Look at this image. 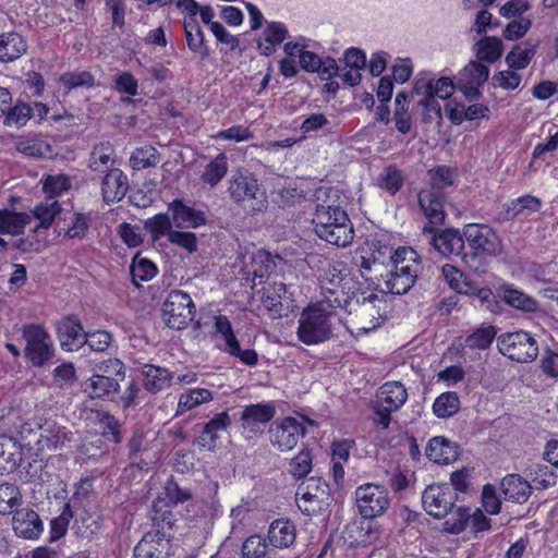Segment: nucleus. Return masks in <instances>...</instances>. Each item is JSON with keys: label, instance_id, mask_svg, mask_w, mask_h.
Listing matches in <instances>:
<instances>
[{"label": "nucleus", "instance_id": "nucleus-47", "mask_svg": "<svg viewBox=\"0 0 558 558\" xmlns=\"http://www.w3.org/2000/svg\"><path fill=\"white\" fill-rule=\"evenodd\" d=\"M433 189L439 191L451 186L457 179V169L448 166H437L427 172Z\"/></svg>", "mask_w": 558, "mask_h": 558}, {"label": "nucleus", "instance_id": "nucleus-34", "mask_svg": "<svg viewBox=\"0 0 558 558\" xmlns=\"http://www.w3.org/2000/svg\"><path fill=\"white\" fill-rule=\"evenodd\" d=\"M295 537V527L289 520H276L269 526L268 539L275 547L287 548L294 543Z\"/></svg>", "mask_w": 558, "mask_h": 558}, {"label": "nucleus", "instance_id": "nucleus-53", "mask_svg": "<svg viewBox=\"0 0 558 558\" xmlns=\"http://www.w3.org/2000/svg\"><path fill=\"white\" fill-rule=\"evenodd\" d=\"M215 331L220 336L223 340L225 345L221 348L223 352L233 351L236 348V343L239 342L236 336L234 335L232 325L229 318L225 315H218L215 317Z\"/></svg>", "mask_w": 558, "mask_h": 558}, {"label": "nucleus", "instance_id": "nucleus-63", "mask_svg": "<svg viewBox=\"0 0 558 558\" xmlns=\"http://www.w3.org/2000/svg\"><path fill=\"white\" fill-rule=\"evenodd\" d=\"M267 554V545L259 535H252L242 545L243 558H265Z\"/></svg>", "mask_w": 558, "mask_h": 558}, {"label": "nucleus", "instance_id": "nucleus-2", "mask_svg": "<svg viewBox=\"0 0 558 558\" xmlns=\"http://www.w3.org/2000/svg\"><path fill=\"white\" fill-rule=\"evenodd\" d=\"M327 301L317 300L302 310L298 319L296 337L306 345H317L333 336L339 308L329 306Z\"/></svg>", "mask_w": 558, "mask_h": 558}, {"label": "nucleus", "instance_id": "nucleus-12", "mask_svg": "<svg viewBox=\"0 0 558 558\" xmlns=\"http://www.w3.org/2000/svg\"><path fill=\"white\" fill-rule=\"evenodd\" d=\"M305 432V418L303 416H289L271 425L269 430L270 441L280 451H289L296 446Z\"/></svg>", "mask_w": 558, "mask_h": 558}, {"label": "nucleus", "instance_id": "nucleus-4", "mask_svg": "<svg viewBox=\"0 0 558 558\" xmlns=\"http://www.w3.org/2000/svg\"><path fill=\"white\" fill-rule=\"evenodd\" d=\"M320 301H327L329 306L342 310L344 304H351V298L356 294V281L349 266L341 260L328 264L319 278Z\"/></svg>", "mask_w": 558, "mask_h": 558}, {"label": "nucleus", "instance_id": "nucleus-13", "mask_svg": "<svg viewBox=\"0 0 558 558\" xmlns=\"http://www.w3.org/2000/svg\"><path fill=\"white\" fill-rule=\"evenodd\" d=\"M463 236L469 246L480 255L494 256L501 252L499 236L487 225H465L463 228Z\"/></svg>", "mask_w": 558, "mask_h": 558}, {"label": "nucleus", "instance_id": "nucleus-20", "mask_svg": "<svg viewBox=\"0 0 558 558\" xmlns=\"http://www.w3.org/2000/svg\"><path fill=\"white\" fill-rule=\"evenodd\" d=\"M57 332L60 344L65 351H76L84 343L83 327L74 315L62 318L57 325Z\"/></svg>", "mask_w": 558, "mask_h": 558}, {"label": "nucleus", "instance_id": "nucleus-62", "mask_svg": "<svg viewBox=\"0 0 558 558\" xmlns=\"http://www.w3.org/2000/svg\"><path fill=\"white\" fill-rule=\"evenodd\" d=\"M403 177L396 167L386 168L379 177V185L390 194H396L402 186Z\"/></svg>", "mask_w": 558, "mask_h": 558}, {"label": "nucleus", "instance_id": "nucleus-51", "mask_svg": "<svg viewBox=\"0 0 558 558\" xmlns=\"http://www.w3.org/2000/svg\"><path fill=\"white\" fill-rule=\"evenodd\" d=\"M59 211L60 205L56 199L47 198L45 203L37 205L34 209V216L39 223L35 227V231L40 228H49Z\"/></svg>", "mask_w": 558, "mask_h": 558}, {"label": "nucleus", "instance_id": "nucleus-8", "mask_svg": "<svg viewBox=\"0 0 558 558\" xmlns=\"http://www.w3.org/2000/svg\"><path fill=\"white\" fill-rule=\"evenodd\" d=\"M195 304L189 293L172 290L162 304V319L172 329L186 328L195 316Z\"/></svg>", "mask_w": 558, "mask_h": 558}, {"label": "nucleus", "instance_id": "nucleus-9", "mask_svg": "<svg viewBox=\"0 0 558 558\" xmlns=\"http://www.w3.org/2000/svg\"><path fill=\"white\" fill-rule=\"evenodd\" d=\"M295 500L303 513L316 514L329 506V487L319 478H307L299 485Z\"/></svg>", "mask_w": 558, "mask_h": 558}, {"label": "nucleus", "instance_id": "nucleus-28", "mask_svg": "<svg viewBox=\"0 0 558 558\" xmlns=\"http://www.w3.org/2000/svg\"><path fill=\"white\" fill-rule=\"evenodd\" d=\"M275 416V408L270 404L257 403L243 410L241 421L245 430L257 432L260 425L267 424Z\"/></svg>", "mask_w": 558, "mask_h": 558}, {"label": "nucleus", "instance_id": "nucleus-11", "mask_svg": "<svg viewBox=\"0 0 558 558\" xmlns=\"http://www.w3.org/2000/svg\"><path fill=\"white\" fill-rule=\"evenodd\" d=\"M26 341L25 356L34 366H43L53 355V343L48 331L40 325H28L23 328Z\"/></svg>", "mask_w": 558, "mask_h": 558}, {"label": "nucleus", "instance_id": "nucleus-5", "mask_svg": "<svg viewBox=\"0 0 558 558\" xmlns=\"http://www.w3.org/2000/svg\"><path fill=\"white\" fill-rule=\"evenodd\" d=\"M385 279L386 294L401 295L414 284L420 267L417 253L409 246L395 250L393 263Z\"/></svg>", "mask_w": 558, "mask_h": 558}, {"label": "nucleus", "instance_id": "nucleus-49", "mask_svg": "<svg viewBox=\"0 0 558 558\" xmlns=\"http://www.w3.org/2000/svg\"><path fill=\"white\" fill-rule=\"evenodd\" d=\"M495 337L496 329L493 326L480 327L465 338L464 347L471 350H485Z\"/></svg>", "mask_w": 558, "mask_h": 558}, {"label": "nucleus", "instance_id": "nucleus-16", "mask_svg": "<svg viewBox=\"0 0 558 558\" xmlns=\"http://www.w3.org/2000/svg\"><path fill=\"white\" fill-rule=\"evenodd\" d=\"M12 527L19 537L32 541L38 539L44 532V523L38 513L28 508L14 511Z\"/></svg>", "mask_w": 558, "mask_h": 558}, {"label": "nucleus", "instance_id": "nucleus-18", "mask_svg": "<svg viewBox=\"0 0 558 558\" xmlns=\"http://www.w3.org/2000/svg\"><path fill=\"white\" fill-rule=\"evenodd\" d=\"M424 234L429 238L430 244L444 256L458 255L464 246V236L458 230L446 229L434 233L432 227H424Z\"/></svg>", "mask_w": 558, "mask_h": 558}, {"label": "nucleus", "instance_id": "nucleus-58", "mask_svg": "<svg viewBox=\"0 0 558 558\" xmlns=\"http://www.w3.org/2000/svg\"><path fill=\"white\" fill-rule=\"evenodd\" d=\"M531 486L535 489H546L556 484V476L545 464H537L530 470Z\"/></svg>", "mask_w": 558, "mask_h": 558}, {"label": "nucleus", "instance_id": "nucleus-45", "mask_svg": "<svg viewBox=\"0 0 558 558\" xmlns=\"http://www.w3.org/2000/svg\"><path fill=\"white\" fill-rule=\"evenodd\" d=\"M460 409L457 392L448 391L438 396L433 403V412L437 417L446 418L454 415Z\"/></svg>", "mask_w": 558, "mask_h": 558}, {"label": "nucleus", "instance_id": "nucleus-54", "mask_svg": "<svg viewBox=\"0 0 558 558\" xmlns=\"http://www.w3.org/2000/svg\"><path fill=\"white\" fill-rule=\"evenodd\" d=\"M33 116L32 108L26 104H17L10 107L4 113L3 124L10 128L20 129L24 126Z\"/></svg>", "mask_w": 558, "mask_h": 558}, {"label": "nucleus", "instance_id": "nucleus-17", "mask_svg": "<svg viewBox=\"0 0 558 558\" xmlns=\"http://www.w3.org/2000/svg\"><path fill=\"white\" fill-rule=\"evenodd\" d=\"M72 440V433L56 422H46L40 426V435L36 441L37 450L41 453L56 451L65 447Z\"/></svg>", "mask_w": 558, "mask_h": 558}, {"label": "nucleus", "instance_id": "nucleus-37", "mask_svg": "<svg viewBox=\"0 0 558 558\" xmlns=\"http://www.w3.org/2000/svg\"><path fill=\"white\" fill-rule=\"evenodd\" d=\"M15 148L27 157L45 158L52 154L50 144L37 135H27L21 138L15 144Z\"/></svg>", "mask_w": 558, "mask_h": 558}, {"label": "nucleus", "instance_id": "nucleus-59", "mask_svg": "<svg viewBox=\"0 0 558 558\" xmlns=\"http://www.w3.org/2000/svg\"><path fill=\"white\" fill-rule=\"evenodd\" d=\"M70 186V179L64 174L47 175L43 182V190L50 199L66 192Z\"/></svg>", "mask_w": 558, "mask_h": 558}, {"label": "nucleus", "instance_id": "nucleus-1", "mask_svg": "<svg viewBox=\"0 0 558 558\" xmlns=\"http://www.w3.org/2000/svg\"><path fill=\"white\" fill-rule=\"evenodd\" d=\"M350 315L348 329L354 336L375 330L386 319L389 312V296L385 290H365L351 298V304H344Z\"/></svg>", "mask_w": 558, "mask_h": 558}, {"label": "nucleus", "instance_id": "nucleus-35", "mask_svg": "<svg viewBox=\"0 0 558 558\" xmlns=\"http://www.w3.org/2000/svg\"><path fill=\"white\" fill-rule=\"evenodd\" d=\"M32 218L26 213L11 209L0 210V234L19 235L23 233Z\"/></svg>", "mask_w": 558, "mask_h": 558}, {"label": "nucleus", "instance_id": "nucleus-46", "mask_svg": "<svg viewBox=\"0 0 558 558\" xmlns=\"http://www.w3.org/2000/svg\"><path fill=\"white\" fill-rule=\"evenodd\" d=\"M228 158L225 153H220L214 160H211L202 174V179L210 186L217 185L227 174Z\"/></svg>", "mask_w": 558, "mask_h": 558}, {"label": "nucleus", "instance_id": "nucleus-36", "mask_svg": "<svg viewBox=\"0 0 558 558\" xmlns=\"http://www.w3.org/2000/svg\"><path fill=\"white\" fill-rule=\"evenodd\" d=\"M24 38L14 32L0 36V61L10 62L20 58L26 51Z\"/></svg>", "mask_w": 558, "mask_h": 558}, {"label": "nucleus", "instance_id": "nucleus-38", "mask_svg": "<svg viewBox=\"0 0 558 558\" xmlns=\"http://www.w3.org/2000/svg\"><path fill=\"white\" fill-rule=\"evenodd\" d=\"M144 387L150 392H159L170 385L171 375L168 369L145 365L143 368Z\"/></svg>", "mask_w": 558, "mask_h": 558}, {"label": "nucleus", "instance_id": "nucleus-32", "mask_svg": "<svg viewBox=\"0 0 558 558\" xmlns=\"http://www.w3.org/2000/svg\"><path fill=\"white\" fill-rule=\"evenodd\" d=\"M501 488L506 499L523 504L527 500L532 486L530 482L522 478L520 475L509 474L504 477Z\"/></svg>", "mask_w": 558, "mask_h": 558}, {"label": "nucleus", "instance_id": "nucleus-55", "mask_svg": "<svg viewBox=\"0 0 558 558\" xmlns=\"http://www.w3.org/2000/svg\"><path fill=\"white\" fill-rule=\"evenodd\" d=\"M113 148L109 143H101L94 147L90 158L89 168L93 171H101L110 162H113Z\"/></svg>", "mask_w": 558, "mask_h": 558}, {"label": "nucleus", "instance_id": "nucleus-39", "mask_svg": "<svg viewBox=\"0 0 558 558\" xmlns=\"http://www.w3.org/2000/svg\"><path fill=\"white\" fill-rule=\"evenodd\" d=\"M441 274L450 289L460 294H470L475 290L474 282L469 280L461 270L450 264H445L441 267Z\"/></svg>", "mask_w": 558, "mask_h": 558}, {"label": "nucleus", "instance_id": "nucleus-3", "mask_svg": "<svg viewBox=\"0 0 558 558\" xmlns=\"http://www.w3.org/2000/svg\"><path fill=\"white\" fill-rule=\"evenodd\" d=\"M312 221L316 235L323 241L338 247H347L353 242V225L341 207L317 205Z\"/></svg>", "mask_w": 558, "mask_h": 558}, {"label": "nucleus", "instance_id": "nucleus-42", "mask_svg": "<svg viewBox=\"0 0 558 558\" xmlns=\"http://www.w3.org/2000/svg\"><path fill=\"white\" fill-rule=\"evenodd\" d=\"M157 270L153 262L142 257L140 254L134 256L130 266L132 281L137 287H140L142 282L151 280L157 275Z\"/></svg>", "mask_w": 558, "mask_h": 558}, {"label": "nucleus", "instance_id": "nucleus-29", "mask_svg": "<svg viewBox=\"0 0 558 558\" xmlns=\"http://www.w3.org/2000/svg\"><path fill=\"white\" fill-rule=\"evenodd\" d=\"M499 293L505 303L515 310L534 313L541 308L539 303L534 298L511 284H502L499 288Z\"/></svg>", "mask_w": 558, "mask_h": 558}, {"label": "nucleus", "instance_id": "nucleus-27", "mask_svg": "<svg viewBox=\"0 0 558 558\" xmlns=\"http://www.w3.org/2000/svg\"><path fill=\"white\" fill-rule=\"evenodd\" d=\"M408 400V391L400 381H387L383 384L377 392V403L388 410H399Z\"/></svg>", "mask_w": 558, "mask_h": 558}, {"label": "nucleus", "instance_id": "nucleus-23", "mask_svg": "<svg viewBox=\"0 0 558 558\" xmlns=\"http://www.w3.org/2000/svg\"><path fill=\"white\" fill-rule=\"evenodd\" d=\"M120 388L119 378L98 376L93 374L82 384L83 392L90 399L111 398Z\"/></svg>", "mask_w": 558, "mask_h": 558}, {"label": "nucleus", "instance_id": "nucleus-52", "mask_svg": "<svg viewBox=\"0 0 558 558\" xmlns=\"http://www.w3.org/2000/svg\"><path fill=\"white\" fill-rule=\"evenodd\" d=\"M158 162V151L151 146H145L135 149L130 158V165L134 170H142L145 168L154 167Z\"/></svg>", "mask_w": 558, "mask_h": 558}, {"label": "nucleus", "instance_id": "nucleus-57", "mask_svg": "<svg viewBox=\"0 0 558 558\" xmlns=\"http://www.w3.org/2000/svg\"><path fill=\"white\" fill-rule=\"evenodd\" d=\"M184 31L189 48L192 51L202 52L204 49V35L197 20L193 17L185 20Z\"/></svg>", "mask_w": 558, "mask_h": 558}, {"label": "nucleus", "instance_id": "nucleus-25", "mask_svg": "<svg viewBox=\"0 0 558 558\" xmlns=\"http://www.w3.org/2000/svg\"><path fill=\"white\" fill-rule=\"evenodd\" d=\"M426 457L438 464H449L458 458V446L442 436L432 438L426 447Z\"/></svg>", "mask_w": 558, "mask_h": 558}, {"label": "nucleus", "instance_id": "nucleus-22", "mask_svg": "<svg viewBox=\"0 0 558 558\" xmlns=\"http://www.w3.org/2000/svg\"><path fill=\"white\" fill-rule=\"evenodd\" d=\"M286 58L280 61L279 70H296V58L301 70H310V65L318 63V56L305 50V45L299 41H289L283 46Z\"/></svg>", "mask_w": 558, "mask_h": 558}, {"label": "nucleus", "instance_id": "nucleus-41", "mask_svg": "<svg viewBox=\"0 0 558 558\" xmlns=\"http://www.w3.org/2000/svg\"><path fill=\"white\" fill-rule=\"evenodd\" d=\"M536 46L537 45L531 44L530 41H524L514 46L506 57V62L510 70L525 69L529 65L530 60L535 54Z\"/></svg>", "mask_w": 558, "mask_h": 558}, {"label": "nucleus", "instance_id": "nucleus-7", "mask_svg": "<svg viewBox=\"0 0 558 558\" xmlns=\"http://www.w3.org/2000/svg\"><path fill=\"white\" fill-rule=\"evenodd\" d=\"M499 352L519 363L533 362L538 355V344L527 331L505 332L497 338Z\"/></svg>", "mask_w": 558, "mask_h": 558}, {"label": "nucleus", "instance_id": "nucleus-21", "mask_svg": "<svg viewBox=\"0 0 558 558\" xmlns=\"http://www.w3.org/2000/svg\"><path fill=\"white\" fill-rule=\"evenodd\" d=\"M169 534L148 533L135 547V555L140 558H167L170 550Z\"/></svg>", "mask_w": 558, "mask_h": 558}, {"label": "nucleus", "instance_id": "nucleus-50", "mask_svg": "<svg viewBox=\"0 0 558 558\" xmlns=\"http://www.w3.org/2000/svg\"><path fill=\"white\" fill-rule=\"evenodd\" d=\"M502 53V43L497 37H485L477 43V59L493 63L497 61Z\"/></svg>", "mask_w": 558, "mask_h": 558}, {"label": "nucleus", "instance_id": "nucleus-26", "mask_svg": "<svg viewBox=\"0 0 558 558\" xmlns=\"http://www.w3.org/2000/svg\"><path fill=\"white\" fill-rule=\"evenodd\" d=\"M173 225L179 228H197L205 223L204 213L195 210L182 201L175 199L169 205Z\"/></svg>", "mask_w": 558, "mask_h": 558}, {"label": "nucleus", "instance_id": "nucleus-31", "mask_svg": "<svg viewBox=\"0 0 558 558\" xmlns=\"http://www.w3.org/2000/svg\"><path fill=\"white\" fill-rule=\"evenodd\" d=\"M418 203L429 223L438 225L445 219L440 193L423 190L418 194Z\"/></svg>", "mask_w": 558, "mask_h": 558}, {"label": "nucleus", "instance_id": "nucleus-61", "mask_svg": "<svg viewBox=\"0 0 558 558\" xmlns=\"http://www.w3.org/2000/svg\"><path fill=\"white\" fill-rule=\"evenodd\" d=\"M253 136L254 133L250 130V128L238 124L217 132L213 135V138L217 141H231L241 143L252 140Z\"/></svg>", "mask_w": 558, "mask_h": 558}, {"label": "nucleus", "instance_id": "nucleus-60", "mask_svg": "<svg viewBox=\"0 0 558 558\" xmlns=\"http://www.w3.org/2000/svg\"><path fill=\"white\" fill-rule=\"evenodd\" d=\"M93 374L123 379L125 377V368L120 360L108 359L96 363L93 366Z\"/></svg>", "mask_w": 558, "mask_h": 558}, {"label": "nucleus", "instance_id": "nucleus-64", "mask_svg": "<svg viewBox=\"0 0 558 558\" xmlns=\"http://www.w3.org/2000/svg\"><path fill=\"white\" fill-rule=\"evenodd\" d=\"M118 234L129 247H137L144 240L142 229L128 222H123L118 227Z\"/></svg>", "mask_w": 558, "mask_h": 558}, {"label": "nucleus", "instance_id": "nucleus-14", "mask_svg": "<svg viewBox=\"0 0 558 558\" xmlns=\"http://www.w3.org/2000/svg\"><path fill=\"white\" fill-rule=\"evenodd\" d=\"M457 495L448 484H432L422 494L424 510L432 517L440 519L452 510Z\"/></svg>", "mask_w": 558, "mask_h": 558}, {"label": "nucleus", "instance_id": "nucleus-43", "mask_svg": "<svg viewBox=\"0 0 558 558\" xmlns=\"http://www.w3.org/2000/svg\"><path fill=\"white\" fill-rule=\"evenodd\" d=\"M541 201L532 195H524L513 199L507 208V216L511 218H526L531 214L538 211Z\"/></svg>", "mask_w": 558, "mask_h": 558}, {"label": "nucleus", "instance_id": "nucleus-10", "mask_svg": "<svg viewBox=\"0 0 558 558\" xmlns=\"http://www.w3.org/2000/svg\"><path fill=\"white\" fill-rule=\"evenodd\" d=\"M354 495L359 512L364 519L380 517L390 504L387 489L373 483L359 486Z\"/></svg>", "mask_w": 558, "mask_h": 558}, {"label": "nucleus", "instance_id": "nucleus-24", "mask_svg": "<svg viewBox=\"0 0 558 558\" xmlns=\"http://www.w3.org/2000/svg\"><path fill=\"white\" fill-rule=\"evenodd\" d=\"M129 182L126 175L117 168L111 169L101 183V194L106 203H113L122 199L128 191Z\"/></svg>", "mask_w": 558, "mask_h": 558}, {"label": "nucleus", "instance_id": "nucleus-33", "mask_svg": "<svg viewBox=\"0 0 558 558\" xmlns=\"http://www.w3.org/2000/svg\"><path fill=\"white\" fill-rule=\"evenodd\" d=\"M23 458V448L11 437L0 436V472L14 470Z\"/></svg>", "mask_w": 558, "mask_h": 558}, {"label": "nucleus", "instance_id": "nucleus-6", "mask_svg": "<svg viewBox=\"0 0 558 558\" xmlns=\"http://www.w3.org/2000/svg\"><path fill=\"white\" fill-rule=\"evenodd\" d=\"M228 192L235 203L250 202V208L254 211L267 208L266 194L260 190L258 180L248 171H235L229 180Z\"/></svg>", "mask_w": 558, "mask_h": 558}, {"label": "nucleus", "instance_id": "nucleus-56", "mask_svg": "<svg viewBox=\"0 0 558 558\" xmlns=\"http://www.w3.org/2000/svg\"><path fill=\"white\" fill-rule=\"evenodd\" d=\"M172 218L167 214H157L149 218L145 222V227L151 233L154 240H158L163 235L169 238V233L172 232Z\"/></svg>", "mask_w": 558, "mask_h": 558}, {"label": "nucleus", "instance_id": "nucleus-44", "mask_svg": "<svg viewBox=\"0 0 558 558\" xmlns=\"http://www.w3.org/2000/svg\"><path fill=\"white\" fill-rule=\"evenodd\" d=\"M159 500L167 506H177L184 504L192 498L190 489L178 485L172 478H169L159 494Z\"/></svg>", "mask_w": 558, "mask_h": 558}, {"label": "nucleus", "instance_id": "nucleus-19", "mask_svg": "<svg viewBox=\"0 0 558 558\" xmlns=\"http://www.w3.org/2000/svg\"><path fill=\"white\" fill-rule=\"evenodd\" d=\"M470 519L475 532L487 531L490 527V520L480 509L471 515L468 508H458L452 517L445 522V530L451 534H459L465 529Z\"/></svg>", "mask_w": 558, "mask_h": 558}, {"label": "nucleus", "instance_id": "nucleus-48", "mask_svg": "<svg viewBox=\"0 0 558 558\" xmlns=\"http://www.w3.org/2000/svg\"><path fill=\"white\" fill-rule=\"evenodd\" d=\"M22 502L20 488L14 484L4 483L0 485V514L14 513Z\"/></svg>", "mask_w": 558, "mask_h": 558}, {"label": "nucleus", "instance_id": "nucleus-15", "mask_svg": "<svg viewBox=\"0 0 558 558\" xmlns=\"http://www.w3.org/2000/svg\"><path fill=\"white\" fill-rule=\"evenodd\" d=\"M395 250L377 240H366L356 251L355 264L362 274L371 271L376 265H391Z\"/></svg>", "mask_w": 558, "mask_h": 558}, {"label": "nucleus", "instance_id": "nucleus-30", "mask_svg": "<svg viewBox=\"0 0 558 558\" xmlns=\"http://www.w3.org/2000/svg\"><path fill=\"white\" fill-rule=\"evenodd\" d=\"M230 424L231 420L227 412L217 414L205 425L203 433L197 439V444L209 450L214 449L219 434L227 430Z\"/></svg>", "mask_w": 558, "mask_h": 558}, {"label": "nucleus", "instance_id": "nucleus-40", "mask_svg": "<svg viewBox=\"0 0 558 558\" xmlns=\"http://www.w3.org/2000/svg\"><path fill=\"white\" fill-rule=\"evenodd\" d=\"M213 392L205 388H193L184 391L179 397L178 412H189L213 400Z\"/></svg>", "mask_w": 558, "mask_h": 558}]
</instances>
